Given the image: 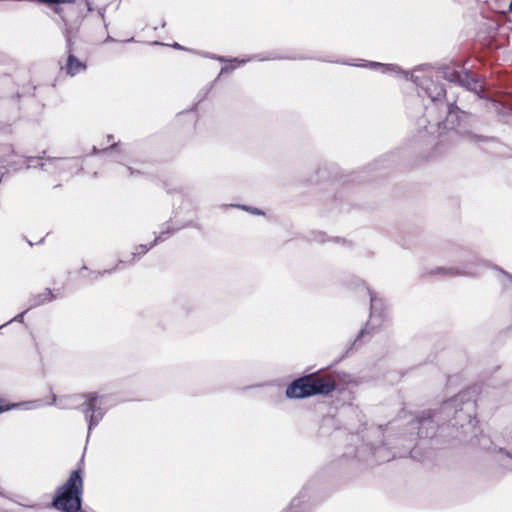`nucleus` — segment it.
Wrapping results in <instances>:
<instances>
[{"label":"nucleus","instance_id":"obj_1","mask_svg":"<svg viewBox=\"0 0 512 512\" xmlns=\"http://www.w3.org/2000/svg\"><path fill=\"white\" fill-rule=\"evenodd\" d=\"M83 479L79 470L70 473L67 481L57 489L53 506L63 512H76L81 507Z\"/></svg>","mask_w":512,"mask_h":512},{"label":"nucleus","instance_id":"obj_2","mask_svg":"<svg viewBox=\"0 0 512 512\" xmlns=\"http://www.w3.org/2000/svg\"><path fill=\"white\" fill-rule=\"evenodd\" d=\"M334 388L335 383L330 378L310 374L292 382L286 389V395L289 398H304L315 394H328Z\"/></svg>","mask_w":512,"mask_h":512},{"label":"nucleus","instance_id":"obj_3","mask_svg":"<svg viewBox=\"0 0 512 512\" xmlns=\"http://www.w3.org/2000/svg\"><path fill=\"white\" fill-rule=\"evenodd\" d=\"M84 401L79 405L85 420L88 422V430L91 431L102 420L106 411L113 405L107 395L91 392L83 396Z\"/></svg>","mask_w":512,"mask_h":512},{"label":"nucleus","instance_id":"obj_4","mask_svg":"<svg viewBox=\"0 0 512 512\" xmlns=\"http://www.w3.org/2000/svg\"><path fill=\"white\" fill-rule=\"evenodd\" d=\"M371 301V315L370 319L367 323L366 329L361 331L360 336L363 337L364 334L368 333V329L375 330L376 328L380 327L383 323V318L381 314H377V311L381 308L382 301L381 299L371 295L370 297Z\"/></svg>","mask_w":512,"mask_h":512},{"label":"nucleus","instance_id":"obj_5","mask_svg":"<svg viewBox=\"0 0 512 512\" xmlns=\"http://www.w3.org/2000/svg\"><path fill=\"white\" fill-rule=\"evenodd\" d=\"M63 69L68 75L74 76L82 71H85L86 64L70 53L67 57V61Z\"/></svg>","mask_w":512,"mask_h":512},{"label":"nucleus","instance_id":"obj_6","mask_svg":"<svg viewBox=\"0 0 512 512\" xmlns=\"http://www.w3.org/2000/svg\"><path fill=\"white\" fill-rule=\"evenodd\" d=\"M365 66L370 67L372 69L379 68L382 73H386V72H389V71L396 72L398 70V68L396 66H393V65H383V64L378 63V62H369Z\"/></svg>","mask_w":512,"mask_h":512},{"label":"nucleus","instance_id":"obj_7","mask_svg":"<svg viewBox=\"0 0 512 512\" xmlns=\"http://www.w3.org/2000/svg\"><path fill=\"white\" fill-rule=\"evenodd\" d=\"M64 163H65V160L60 159V158L47 159V162L42 163L41 167L43 169H48V166L62 167L64 165Z\"/></svg>","mask_w":512,"mask_h":512},{"label":"nucleus","instance_id":"obj_8","mask_svg":"<svg viewBox=\"0 0 512 512\" xmlns=\"http://www.w3.org/2000/svg\"><path fill=\"white\" fill-rule=\"evenodd\" d=\"M67 400H68V399H61V400H60V402H59V403H57V405H58L60 408H62V409L72 408V406H71V405H69L68 403H66V402H67ZM56 402H57V398H56V396L54 395V396L52 397V402H51L50 404H56Z\"/></svg>","mask_w":512,"mask_h":512},{"label":"nucleus","instance_id":"obj_9","mask_svg":"<svg viewBox=\"0 0 512 512\" xmlns=\"http://www.w3.org/2000/svg\"><path fill=\"white\" fill-rule=\"evenodd\" d=\"M23 316H24V313H21V314H19L18 316H16V317L14 318V320L22 321Z\"/></svg>","mask_w":512,"mask_h":512},{"label":"nucleus","instance_id":"obj_10","mask_svg":"<svg viewBox=\"0 0 512 512\" xmlns=\"http://www.w3.org/2000/svg\"><path fill=\"white\" fill-rule=\"evenodd\" d=\"M141 248V252L140 253H145L148 251L149 248H147L146 246H140Z\"/></svg>","mask_w":512,"mask_h":512},{"label":"nucleus","instance_id":"obj_11","mask_svg":"<svg viewBox=\"0 0 512 512\" xmlns=\"http://www.w3.org/2000/svg\"><path fill=\"white\" fill-rule=\"evenodd\" d=\"M39 405H40V404H38V403H36V402H35V403H33L32 407H33V408H36V407H38Z\"/></svg>","mask_w":512,"mask_h":512},{"label":"nucleus","instance_id":"obj_12","mask_svg":"<svg viewBox=\"0 0 512 512\" xmlns=\"http://www.w3.org/2000/svg\"><path fill=\"white\" fill-rule=\"evenodd\" d=\"M251 212L255 213V214L259 213V211L257 209H253V210H251Z\"/></svg>","mask_w":512,"mask_h":512},{"label":"nucleus","instance_id":"obj_13","mask_svg":"<svg viewBox=\"0 0 512 512\" xmlns=\"http://www.w3.org/2000/svg\"><path fill=\"white\" fill-rule=\"evenodd\" d=\"M509 10L512 12V0H511V2L509 4Z\"/></svg>","mask_w":512,"mask_h":512},{"label":"nucleus","instance_id":"obj_14","mask_svg":"<svg viewBox=\"0 0 512 512\" xmlns=\"http://www.w3.org/2000/svg\"><path fill=\"white\" fill-rule=\"evenodd\" d=\"M0 495H4L3 489L0 487Z\"/></svg>","mask_w":512,"mask_h":512},{"label":"nucleus","instance_id":"obj_15","mask_svg":"<svg viewBox=\"0 0 512 512\" xmlns=\"http://www.w3.org/2000/svg\"><path fill=\"white\" fill-rule=\"evenodd\" d=\"M6 409H7V408H3V407H1V406H0V412L4 411V410H6Z\"/></svg>","mask_w":512,"mask_h":512},{"label":"nucleus","instance_id":"obj_16","mask_svg":"<svg viewBox=\"0 0 512 512\" xmlns=\"http://www.w3.org/2000/svg\"><path fill=\"white\" fill-rule=\"evenodd\" d=\"M226 71H227V68H223V69H222V71H221V73H224V72H226Z\"/></svg>","mask_w":512,"mask_h":512},{"label":"nucleus","instance_id":"obj_17","mask_svg":"<svg viewBox=\"0 0 512 512\" xmlns=\"http://www.w3.org/2000/svg\"><path fill=\"white\" fill-rule=\"evenodd\" d=\"M449 406H451L450 402L445 404V407H449Z\"/></svg>","mask_w":512,"mask_h":512}]
</instances>
